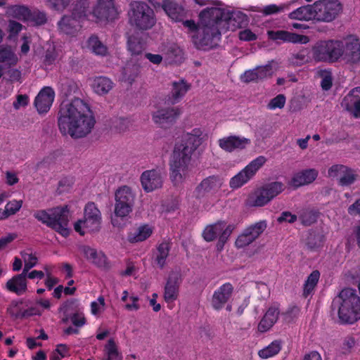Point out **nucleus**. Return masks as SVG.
<instances>
[{
  "label": "nucleus",
  "instance_id": "nucleus-40",
  "mask_svg": "<svg viewBox=\"0 0 360 360\" xmlns=\"http://www.w3.org/2000/svg\"><path fill=\"white\" fill-rule=\"evenodd\" d=\"M106 308L105 301L103 296H99L90 304V312L96 318L101 317Z\"/></svg>",
  "mask_w": 360,
  "mask_h": 360
},
{
  "label": "nucleus",
  "instance_id": "nucleus-17",
  "mask_svg": "<svg viewBox=\"0 0 360 360\" xmlns=\"http://www.w3.org/2000/svg\"><path fill=\"white\" fill-rule=\"evenodd\" d=\"M251 143L250 139L240 136H228L218 141L219 146L226 152H233L236 150H243Z\"/></svg>",
  "mask_w": 360,
  "mask_h": 360
},
{
  "label": "nucleus",
  "instance_id": "nucleus-1",
  "mask_svg": "<svg viewBox=\"0 0 360 360\" xmlns=\"http://www.w3.org/2000/svg\"><path fill=\"white\" fill-rule=\"evenodd\" d=\"M246 21V16L239 11H231L221 7V3L216 1L214 6L202 10L199 14V22L193 20L183 22L198 49L207 50L215 46L221 32L236 30Z\"/></svg>",
  "mask_w": 360,
  "mask_h": 360
},
{
  "label": "nucleus",
  "instance_id": "nucleus-61",
  "mask_svg": "<svg viewBox=\"0 0 360 360\" xmlns=\"http://www.w3.org/2000/svg\"><path fill=\"white\" fill-rule=\"evenodd\" d=\"M297 220V216L295 214H292V213L289 212H283L281 215L278 217V221L281 222H288V223H293Z\"/></svg>",
  "mask_w": 360,
  "mask_h": 360
},
{
  "label": "nucleus",
  "instance_id": "nucleus-45",
  "mask_svg": "<svg viewBox=\"0 0 360 360\" xmlns=\"http://www.w3.org/2000/svg\"><path fill=\"white\" fill-rule=\"evenodd\" d=\"M256 70L259 80H262L271 77L276 72V63L270 62L265 65L256 68Z\"/></svg>",
  "mask_w": 360,
  "mask_h": 360
},
{
  "label": "nucleus",
  "instance_id": "nucleus-29",
  "mask_svg": "<svg viewBox=\"0 0 360 360\" xmlns=\"http://www.w3.org/2000/svg\"><path fill=\"white\" fill-rule=\"evenodd\" d=\"M6 289L18 295L25 294L27 290L26 274L22 272L9 279L6 283Z\"/></svg>",
  "mask_w": 360,
  "mask_h": 360
},
{
  "label": "nucleus",
  "instance_id": "nucleus-31",
  "mask_svg": "<svg viewBox=\"0 0 360 360\" xmlns=\"http://www.w3.org/2000/svg\"><path fill=\"white\" fill-rule=\"evenodd\" d=\"M18 58L14 51L8 46H0V65L4 68H9L17 64Z\"/></svg>",
  "mask_w": 360,
  "mask_h": 360
},
{
  "label": "nucleus",
  "instance_id": "nucleus-51",
  "mask_svg": "<svg viewBox=\"0 0 360 360\" xmlns=\"http://www.w3.org/2000/svg\"><path fill=\"white\" fill-rule=\"evenodd\" d=\"M347 171V167L342 165H335L330 167L328 169V176L332 178H338Z\"/></svg>",
  "mask_w": 360,
  "mask_h": 360
},
{
  "label": "nucleus",
  "instance_id": "nucleus-58",
  "mask_svg": "<svg viewBox=\"0 0 360 360\" xmlns=\"http://www.w3.org/2000/svg\"><path fill=\"white\" fill-rule=\"evenodd\" d=\"M29 103V98L26 95H19L16 101L13 103L15 109H20V108L26 106Z\"/></svg>",
  "mask_w": 360,
  "mask_h": 360
},
{
  "label": "nucleus",
  "instance_id": "nucleus-55",
  "mask_svg": "<svg viewBox=\"0 0 360 360\" xmlns=\"http://www.w3.org/2000/svg\"><path fill=\"white\" fill-rule=\"evenodd\" d=\"M70 1V0H46L49 6L58 11L64 9Z\"/></svg>",
  "mask_w": 360,
  "mask_h": 360
},
{
  "label": "nucleus",
  "instance_id": "nucleus-25",
  "mask_svg": "<svg viewBox=\"0 0 360 360\" xmlns=\"http://www.w3.org/2000/svg\"><path fill=\"white\" fill-rule=\"evenodd\" d=\"M342 106L354 117L360 118V87L352 89L343 98Z\"/></svg>",
  "mask_w": 360,
  "mask_h": 360
},
{
  "label": "nucleus",
  "instance_id": "nucleus-53",
  "mask_svg": "<svg viewBox=\"0 0 360 360\" xmlns=\"http://www.w3.org/2000/svg\"><path fill=\"white\" fill-rule=\"evenodd\" d=\"M243 82L248 83L258 81V75L256 68L245 71L240 77Z\"/></svg>",
  "mask_w": 360,
  "mask_h": 360
},
{
  "label": "nucleus",
  "instance_id": "nucleus-9",
  "mask_svg": "<svg viewBox=\"0 0 360 360\" xmlns=\"http://www.w3.org/2000/svg\"><path fill=\"white\" fill-rule=\"evenodd\" d=\"M284 185L281 182H272L251 192L246 199L250 207H264L282 193Z\"/></svg>",
  "mask_w": 360,
  "mask_h": 360
},
{
  "label": "nucleus",
  "instance_id": "nucleus-41",
  "mask_svg": "<svg viewBox=\"0 0 360 360\" xmlns=\"http://www.w3.org/2000/svg\"><path fill=\"white\" fill-rule=\"evenodd\" d=\"M88 47L96 55L105 56L108 52L107 47L96 37H91L89 39Z\"/></svg>",
  "mask_w": 360,
  "mask_h": 360
},
{
  "label": "nucleus",
  "instance_id": "nucleus-14",
  "mask_svg": "<svg viewBox=\"0 0 360 360\" xmlns=\"http://www.w3.org/2000/svg\"><path fill=\"white\" fill-rule=\"evenodd\" d=\"M181 114L177 107L158 108L152 112V120L160 127L166 128L173 124Z\"/></svg>",
  "mask_w": 360,
  "mask_h": 360
},
{
  "label": "nucleus",
  "instance_id": "nucleus-43",
  "mask_svg": "<svg viewBox=\"0 0 360 360\" xmlns=\"http://www.w3.org/2000/svg\"><path fill=\"white\" fill-rule=\"evenodd\" d=\"M296 1H292L281 5L270 4L264 6L261 11L265 15H271L278 13L284 12L290 8V6L295 4Z\"/></svg>",
  "mask_w": 360,
  "mask_h": 360
},
{
  "label": "nucleus",
  "instance_id": "nucleus-27",
  "mask_svg": "<svg viewBox=\"0 0 360 360\" xmlns=\"http://www.w3.org/2000/svg\"><path fill=\"white\" fill-rule=\"evenodd\" d=\"M319 172L316 169H307L295 173L291 181L290 185L297 188L312 183L318 176Z\"/></svg>",
  "mask_w": 360,
  "mask_h": 360
},
{
  "label": "nucleus",
  "instance_id": "nucleus-18",
  "mask_svg": "<svg viewBox=\"0 0 360 360\" xmlns=\"http://www.w3.org/2000/svg\"><path fill=\"white\" fill-rule=\"evenodd\" d=\"M155 226L150 224L143 223L134 226L127 235V240L131 243H137L146 240L153 233Z\"/></svg>",
  "mask_w": 360,
  "mask_h": 360
},
{
  "label": "nucleus",
  "instance_id": "nucleus-24",
  "mask_svg": "<svg viewBox=\"0 0 360 360\" xmlns=\"http://www.w3.org/2000/svg\"><path fill=\"white\" fill-rule=\"evenodd\" d=\"M161 7L172 21L180 22L187 16L186 9L174 0H164Z\"/></svg>",
  "mask_w": 360,
  "mask_h": 360
},
{
  "label": "nucleus",
  "instance_id": "nucleus-42",
  "mask_svg": "<svg viewBox=\"0 0 360 360\" xmlns=\"http://www.w3.org/2000/svg\"><path fill=\"white\" fill-rule=\"evenodd\" d=\"M127 48L132 55H139L144 49L145 45L136 36H128Z\"/></svg>",
  "mask_w": 360,
  "mask_h": 360
},
{
  "label": "nucleus",
  "instance_id": "nucleus-16",
  "mask_svg": "<svg viewBox=\"0 0 360 360\" xmlns=\"http://www.w3.org/2000/svg\"><path fill=\"white\" fill-rule=\"evenodd\" d=\"M140 181L143 189L147 193L161 188L163 182L161 173L156 169L143 172L141 175Z\"/></svg>",
  "mask_w": 360,
  "mask_h": 360
},
{
  "label": "nucleus",
  "instance_id": "nucleus-34",
  "mask_svg": "<svg viewBox=\"0 0 360 360\" xmlns=\"http://www.w3.org/2000/svg\"><path fill=\"white\" fill-rule=\"evenodd\" d=\"M189 89V85L184 80L174 82L172 84L171 99L173 103L178 102Z\"/></svg>",
  "mask_w": 360,
  "mask_h": 360
},
{
  "label": "nucleus",
  "instance_id": "nucleus-28",
  "mask_svg": "<svg viewBox=\"0 0 360 360\" xmlns=\"http://www.w3.org/2000/svg\"><path fill=\"white\" fill-rule=\"evenodd\" d=\"M89 85L95 94L104 96L112 89L114 83L110 79L101 76L89 79Z\"/></svg>",
  "mask_w": 360,
  "mask_h": 360
},
{
  "label": "nucleus",
  "instance_id": "nucleus-8",
  "mask_svg": "<svg viewBox=\"0 0 360 360\" xmlns=\"http://www.w3.org/2000/svg\"><path fill=\"white\" fill-rule=\"evenodd\" d=\"M136 193L128 186H122L117 189L115 193L114 216L112 217L113 226H119L117 219L127 218L133 210Z\"/></svg>",
  "mask_w": 360,
  "mask_h": 360
},
{
  "label": "nucleus",
  "instance_id": "nucleus-48",
  "mask_svg": "<svg viewBox=\"0 0 360 360\" xmlns=\"http://www.w3.org/2000/svg\"><path fill=\"white\" fill-rule=\"evenodd\" d=\"M319 74L321 77V88L325 91L330 89L333 84V77L330 71L323 70L319 71Z\"/></svg>",
  "mask_w": 360,
  "mask_h": 360
},
{
  "label": "nucleus",
  "instance_id": "nucleus-2",
  "mask_svg": "<svg viewBox=\"0 0 360 360\" xmlns=\"http://www.w3.org/2000/svg\"><path fill=\"white\" fill-rule=\"evenodd\" d=\"M95 123L90 106L83 100L75 98L62 105L58 127L63 134L72 138L84 137L91 131Z\"/></svg>",
  "mask_w": 360,
  "mask_h": 360
},
{
  "label": "nucleus",
  "instance_id": "nucleus-30",
  "mask_svg": "<svg viewBox=\"0 0 360 360\" xmlns=\"http://www.w3.org/2000/svg\"><path fill=\"white\" fill-rule=\"evenodd\" d=\"M279 313L280 311L277 307H270L258 324L259 331L264 333L271 329L272 326L276 323L278 319Z\"/></svg>",
  "mask_w": 360,
  "mask_h": 360
},
{
  "label": "nucleus",
  "instance_id": "nucleus-21",
  "mask_svg": "<svg viewBox=\"0 0 360 360\" xmlns=\"http://www.w3.org/2000/svg\"><path fill=\"white\" fill-rule=\"evenodd\" d=\"M79 251L89 262L96 266L102 269L108 266L107 257L102 251L89 246L80 247Z\"/></svg>",
  "mask_w": 360,
  "mask_h": 360
},
{
  "label": "nucleus",
  "instance_id": "nucleus-39",
  "mask_svg": "<svg viewBox=\"0 0 360 360\" xmlns=\"http://www.w3.org/2000/svg\"><path fill=\"white\" fill-rule=\"evenodd\" d=\"M320 278V273L318 271H312L307 277L304 285L303 294L305 297L309 295L314 290Z\"/></svg>",
  "mask_w": 360,
  "mask_h": 360
},
{
  "label": "nucleus",
  "instance_id": "nucleus-64",
  "mask_svg": "<svg viewBox=\"0 0 360 360\" xmlns=\"http://www.w3.org/2000/svg\"><path fill=\"white\" fill-rule=\"evenodd\" d=\"M316 216L315 213H313L311 212H306L302 216V221L304 224L309 225L314 221H316Z\"/></svg>",
  "mask_w": 360,
  "mask_h": 360
},
{
  "label": "nucleus",
  "instance_id": "nucleus-10",
  "mask_svg": "<svg viewBox=\"0 0 360 360\" xmlns=\"http://www.w3.org/2000/svg\"><path fill=\"white\" fill-rule=\"evenodd\" d=\"M101 213L94 202H89L84 208V219L75 224V230L80 235L97 231L101 224Z\"/></svg>",
  "mask_w": 360,
  "mask_h": 360
},
{
  "label": "nucleus",
  "instance_id": "nucleus-54",
  "mask_svg": "<svg viewBox=\"0 0 360 360\" xmlns=\"http://www.w3.org/2000/svg\"><path fill=\"white\" fill-rule=\"evenodd\" d=\"M22 28V25L14 20H9L8 31L9 32V37L11 38L13 37L16 36Z\"/></svg>",
  "mask_w": 360,
  "mask_h": 360
},
{
  "label": "nucleus",
  "instance_id": "nucleus-12",
  "mask_svg": "<svg viewBox=\"0 0 360 360\" xmlns=\"http://www.w3.org/2000/svg\"><path fill=\"white\" fill-rule=\"evenodd\" d=\"M266 162L264 156L260 155L252 160L243 169L230 179L229 186L236 190L248 184Z\"/></svg>",
  "mask_w": 360,
  "mask_h": 360
},
{
  "label": "nucleus",
  "instance_id": "nucleus-32",
  "mask_svg": "<svg viewBox=\"0 0 360 360\" xmlns=\"http://www.w3.org/2000/svg\"><path fill=\"white\" fill-rule=\"evenodd\" d=\"M20 255L24 262V274H27L30 269L35 266L38 262V257L36 252L31 248L21 250Z\"/></svg>",
  "mask_w": 360,
  "mask_h": 360
},
{
  "label": "nucleus",
  "instance_id": "nucleus-62",
  "mask_svg": "<svg viewBox=\"0 0 360 360\" xmlns=\"http://www.w3.org/2000/svg\"><path fill=\"white\" fill-rule=\"evenodd\" d=\"M16 238L13 233H9L0 238V250L5 249Z\"/></svg>",
  "mask_w": 360,
  "mask_h": 360
},
{
  "label": "nucleus",
  "instance_id": "nucleus-37",
  "mask_svg": "<svg viewBox=\"0 0 360 360\" xmlns=\"http://www.w3.org/2000/svg\"><path fill=\"white\" fill-rule=\"evenodd\" d=\"M125 303L124 308L129 311H138L140 309L139 298L134 295H129L128 291L124 290L121 297Z\"/></svg>",
  "mask_w": 360,
  "mask_h": 360
},
{
  "label": "nucleus",
  "instance_id": "nucleus-46",
  "mask_svg": "<svg viewBox=\"0 0 360 360\" xmlns=\"http://www.w3.org/2000/svg\"><path fill=\"white\" fill-rule=\"evenodd\" d=\"M41 314L42 309L35 303L27 309H20L15 316L18 318H28L33 316H41Z\"/></svg>",
  "mask_w": 360,
  "mask_h": 360
},
{
  "label": "nucleus",
  "instance_id": "nucleus-3",
  "mask_svg": "<svg viewBox=\"0 0 360 360\" xmlns=\"http://www.w3.org/2000/svg\"><path fill=\"white\" fill-rule=\"evenodd\" d=\"M204 130L200 127L184 133L175 144L170 162V177L175 185L181 184L190 175L193 165L191 156L202 144Z\"/></svg>",
  "mask_w": 360,
  "mask_h": 360
},
{
  "label": "nucleus",
  "instance_id": "nucleus-23",
  "mask_svg": "<svg viewBox=\"0 0 360 360\" xmlns=\"http://www.w3.org/2000/svg\"><path fill=\"white\" fill-rule=\"evenodd\" d=\"M55 98V92L49 86L44 87L37 96L34 104L39 113L46 112L51 108Z\"/></svg>",
  "mask_w": 360,
  "mask_h": 360
},
{
  "label": "nucleus",
  "instance_id": "nucleus-11",
  "mask_svg": "<svg viewBox=\"0 0 360 360\" xmlns=\"http://www.w3.org/2000/svg\"><path fill=\"white\" fill-rule=\"evenodd\" d=\"M314 20L330 22L334 20L342 11L338 0H319L312 4Z\"/></svg>",
  "mask_w": 360,
  "mask_h": 360
},
{
  "label": "nucleus",
  "instance_id": "nucleus-6",
  "mask_svg": "<svg viewBox=\"0 0 360 360\" xmlns=\"http://www.w3.org/2000/svg\"><path fill=\"white\" fill-rule=\"evenodd\" d=\"M34 216L37 220L51 227L63 236L66 237L69 235L68 206L57 207L48 210H39L34 214Z\"/></svg>",
  "mask_w": 360,
  "mask_h": 360
},
{
  "label": "nucleus",
  "instance_id": "nucleus-26",
  "mask_svg": "<svg viewBox=\"0 0 360 360\" xmlns=\"http://www.w3.org/2000/svg\"><path fill=\"white\" fill-rule=\"evenodd\" d=\"M222 180L217 176H209L201 181L196 187L194 194L196 198H202L206 194L216 191L222 186Z\"/></svg>",
  "mask_w": 360,
  "mask_h": 360
},
{
  "label": "nucleus",
  "instance_id": "nucleus-35",
  "mask_svg": "<svg viewBox=\"0 0 360 360\" xmlns=\"http://www.w3.org/2000/svg\"><path fill=\"white\" fill-rule=\"evenodd\" d=\"M282 348V342L280 340H274L268 346L258 352L260 358L266 359L274 356L279 353Z\"/></svg>",
  "mask_w": 360,
  "mask_h": 360
},
{
  "label": "nucleus",
  "instance_id": "nucleus-22",
  "mask_svg": "<svg viewBox=\"0 0 360 360\" xmlns=\"http://www.w3.org/2000/svg\"><path fill=\"white\" fill-rule=\"evenodd\" d=\"M233 287L230 283H226L219 287L212 295V305L214 309H221L232 295Z\"/></svg>",
  "mask_w": 360,
  "mask_h": 360
},
{
  "label": "nucleus",
  "instance_id": "nucleus-19",
  "mask_svg": "<svg viewBox=\"0 0 360 360\" xmlns=\"http://www.w3.org/2000/svg\"><path fill=\"white\" fill-rule=\"evenodd\" d=\"M270 39L278 42H291L298 44H307L309 39L307 36L297 34L285 30L268 31Z\"/></svg>",
  "mask_w": 360,
  "mask_h": 360
},
{
  "label": "nucleus",
  "instance_id": "nucleus-7",
  "mask_svg": "<svg viewBox=\"0 0 360 360\" xmlns=\"http://www.w3.org/2000/svg\"><path fill=\"white\" fill-rule=\"evenodd\" d=\"M128 22L136 29L146 30L156 23L154 11L143 1H134L128 11Z\"/></svg>",
  "mask_w": 360,
  "mask_h": 360
},
{
  "label": "nucleus",
  "instance_id": "nucleus-44",
  "mask_svg": "<svg viewBox=\"0 0 360 360\" xmlns=\"http://www.w3.org/2000/svg\"><path fill=\"white\" fill-rule=\"evenodd\" d=\"M23 200L21 199H12L5 204L6 219L16 214L22 208Z\"/></svg>",
  "mask_w": 360,
  "mask_h": 360
},
{
  "label": "nucleus",
  "instance_id": "nucleus-47",
  "mask_svg": "<svg viewBox=\"0 0 360 360\" xmlns=\"http://www.w3.org/2000/svg\"><path fill=\"white\" fill-rule=\"evenodd\" d=\"M266 228V223L265 221H260L257 222L256 224L250 226L245 231L249 234L253 240L257 238L259 235L263 233V231Z\"/></svg>",
  "mask_w": 360,
  "mask_h": 360
},
{
  "label": "nucleus",
  "instance_id": "nucleus-5",
  "mask_svg": "<svg viewBox=\"0 0 360 360\" xmlns=\"http://www.w3.org/2000/svg\"><path fill=\"white\" fill-rule=\"evenodd\" d=\"M89 5L88 0H79L75 6L72 16H65L58 22L60 30L65 34H71L85 19L103 22L111 20L117 15L113 0H98L92 12L89 11Z\"/></svg>",
  "mask_w": 360,
  "mask_h": 360
},
{
  "label": "nucleus",
  "instance_id": "nucleus-59",
  "mask_svg": "<svg viewBox=\"0 0 360 360\" xmlns=\"http://www.w3.org/2000/svg\"><path fill=\"white\" fill-rule=\"evenodd\" d=\"M136 76V72H131L129 67H125L122 71L121 79L125 82H131Z\"/></svg>",
  "mask_w": 360,
  "mask_h": 360
},
{
  "label": "nucleus",
  "instance_id": "nucleus-4",
  "mask_svg": "<svg viewBox=\"0 0 360 360\" xmlns=\"http://www.w3.org/2000/svg\"><path fill=\"white\" fill-rule=\"evenodd\" d=\"M312 57L316 61L335 63L342 60L357 64L360 63V41L350 35L342 40L319 41L312 48Z\"/></svg>",
  "mask_w": 360,
  "mask_h": 360
},
{
  "label": "nucleus",
  "instance_id": "nucleus-36",
  "mask_svg": "<svg viewBox=\"0 0 360 360\" xmlns=\"http://www.w3.org/2000/svg\"><path fill=\"white\" fill-rule=\"evenodd\" d=\"M105 358L103 360H122V355L112 339L108 341L104 348Z\"/></svg>",
  "mask_w": 360,
  "mask_h": 360
},
{
  "label": "nucleus",
  "instance_id": "nucleus-52",
  "mask_svg": "<svg viewBox=\"0 0 360 360\" xmlns=\"http://www.w3.org/2000/svg\"><path fill=\"white\" fill-rule=\"evenodd\" d=\"M253 241V239H252L249 234L245 231L238 237L235 243L237 248H242L248 245Z\"/></svg>",
  "mask_w": 360,
  "mask_h": 360
},
{
  "label": "nucleus",
  "instance_id": "nucleus-60",
  "mask_svg": "<svg viewBox=\"0 0 360 360\" xmlns=\"http://www.w3.org/2000/svg\"><path fill=\"white\" fill-rule=\"evenodd\" d=\"M113 126L119 131H124L128 126V120L122 117L116 118L113 122Z\"/></svg>",
  "mask_w": 360,
  "mask_h": 360
},
{
  "label": "nucleus",
  "instance_id": "nucleus-20",
  "mask_svg": "<svg viewBox=\"0 0 360 360\" xmlns=\"http://www.w3.org/2000/svg\"><path fill=\"white\" fill-rule=\"evenodd\" d=\"M8 13L11 16L22 21H34L37 24H42L46 21L44 13H38V19H34L33 13L24 6H13L8 8Z\"/></svg>",
  "mask_w": 360,
  "mask_h": 360
},
{
  "label": "nucleus",
  "instance_id": "nucleus-38",
  "mask_svg": "<svg viewBox=\"0 0 360 360\" xmlns=\"http://www.w3.org/2000/svg\"><path fill=\"white\" fill-rule=\"evenodd\" d=\"M169 250V245L166 242L160 243L158 247L155 263L159 267L163 268L165 266Z\"/></svg>",
  "mask_w": 360,
  "mask_h": 360
},
{
  "label": "nucleus",
  "instance_id": "nucleus-15",
  "mask_svg": "<svg viewBox=\"0 0 360 360\" xmlns=\"http://www.w3.org/2000/svg\"><path fill=\"white\" fill-rule=\"evenodd\" d=\"M181 283V274L178 271H171L165 285L163 297L167 303L174 302L178 296Z\"/></svg>",
  "mask_w": 360,
  "mask_h": 360
},
{
  "label": "nucleus",
  "instance_id": "nucleus-13",
  "mask_svg": "<svg viewBox=\"0 0 360 360\" xmlns=\"http://www.w3.org/2000/svg\"><path fill=\"white\" fill-rule=\"evenodd\" d=\"M234 229L235 226L233 224L219 221L207 226L202 232V237L207 242L212 241L218 238L217 248L219 250H221Z\"/></svg>",
  "mask_w": 360,
  "mask_h": 360
},
{
  "label": "nucleus",
  "instance_id": "nucleus-33",
  "mask_svg": "<svg viewBox=\"0 0 360 360\" xmlns=\"http://www.w3.org/2000/svg\"><path fill=\"white\" fill-rule=\"evenodd\" d=\"M288 17L292 20H314L312 5L301 6L289 13Z\"/></svg>",
  "mask_w": 360,
  "mask_h": 360
},
{
  "label": "nucleus",
  "instance_id": "nucleus-56",
  "mask_svg": "<svg viewBox=\"0 0 360 360\" xmlns=\"http://www.w3.org/2000/svg\"><path fill=\"white\" fill-rule=\"evenodd\" d=\"M239 39L242 41H254L257 39V35L249 29L241 30L238 34Z\"/></svg>",
  "mask_w": 360,
  "mask_h": 360
},
{
  "label": "nucleus",
  "instance_id": "nucleus-63",
  "mask_svg": "<svg viewBox=\"0 0 360 360\" xmlns=\"http://www.w3.org/2000/svg\"><path fill=\"white\" fill-rule=\"evenodd\" d=\"M355 345V340L353 338H346L342 343V351L343 353L348 352Z\"/></svg>",
  "mask_w": 360,
  "mask_h": 360
},
{
  "label": "nucleus",
  "instance_id": "nucleus-49",
  "mask_svg": "<svg viewBox=\"0 0 360 360\" xmlns=\"http://www.w3.org/2000/svg\"><path fill=\"white\" fill-rule=\"evenodd\" d=\"M356 178L355 172L347 167V171L344 172L340 177L339 183L342 186H348L354 182Z\"/></svg>",
  "mask_w": 360,
  "mask_h": 360
},
{
  "label": "nucleus",
  "instance_id": "nucleus-50",
  "mask_svg": "<svg viewBox=\"0 0 360 360\" xmlns=\"http://www.w3.org/2000/svg\"><path fill=\"white\" fill-rule=\"evenodd\" d=\"M285 103V97L283 94H279L272 98L267 105L269 110H275L277 108H283Z\"/></svg>",
  "mask_w": 360,
  "mask_h": 360
},
{
  "label": "nucleus",
  "instance_id": "nucleus-57",
  "mask_svg": "<svg viewBox=\"0 0 360 360\" xmlns=\"http://www.w3.org/2000/svg\"><path fill=\"white\" fill-rule=\"evenodd\" d=\"M71 321L75 326L82 327L86 323V319L82 312L75 313L71 316Z\"/></svg>",
  "mask_w": 360,
  "mask_h": 360
}]
</instances>
